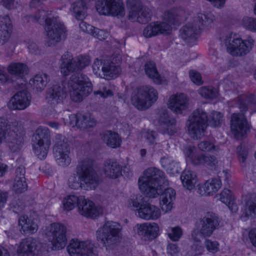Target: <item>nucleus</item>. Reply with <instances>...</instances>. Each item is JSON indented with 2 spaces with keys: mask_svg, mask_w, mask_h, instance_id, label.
Masks as SVG:
<instances>
[{
  "mask_svg": "<svg viewBox=\"0 0 256 256\" xmlns=\"http://www.w3.org/2000/svg\"><path fill=\"white\" fill-rule=\"evenodd\" d=\"M169 26L165 22H152L148 24L143 30V35L146 38L156 36L158 34H168Z\"/></svg>",
  "mask_w": 256,
  "mask_h": 256,
  "instance_id": "obj_26",
  "label": "nucleus"
},
{
  "mask_svg": "<svg viewBox=\"0 0 256 256\" xmlns=\"http://www.w3.org/2000/svg\"><path fill=\"white\" fill-rule=\"evenodd\" d=\"M30 94L26 90L17 92L11 98L8 106L11 110H23L26 108L30 103Z\"/></svg>",
  "mask_w": 256,
  "mask_h": 256,
  "instance_id": "obj_20",
  "label": "nucleus"
},
{
  "mask_svg": "<svg viewBox=\"0 0 256 256\" xmlns=\"http://www.w3.org/2000/svg\"><path fill=\"white\" fill-rule=\"evenodd\" d=\"M18 224L21 226L20 231L26 234H33L38 229V224L26 216H22L19 218Z\"/></svg>",
  "mask_w": 256,
  "mask_h": 256,
  "instance_id": "obj_33",
  "label": "nucleus"
},
{
  "mask_svg": "<svg viewBox=\"0 0 256 256\" xmlns=\"http://www.w3.org/2000/svg\"><path fill=\"white\" fill-rule=\"evenodd\" d=\"M54 154L57 164L62 167L68 166L71 162L70 148L67 140L62 135L56 136Z\"/></svg>",
  "mask_w": 256,
  "mask_h": 256,
  "instance_id": "obj_16",
  "label": "nucleus"
},
{
  "mask_svg": "<svg viewBox=\"0 0 256 256\" xmlns=\"http://www.w3.org/2000/svg\"><path fill=\"white\" fill-rule=\"evenodd\" d=\"M204 251V248L198 244H194L190 247L188 251V254L190 256H196L202 254Z\"/></svg>",
  "mask_w": 256,
  "mask_h": 256,
  "instance_id": "obj_63",
  "label": "nucleus"
},
{
  "mask_svg": "<svg viewBox=\"0 0 256 256\" xmlns=\"http://www.w3.org/2000/svg\"><path fill=\"white\" fill-rule=\"evenodd\" d=\"M98 60L96 58L92 65L94 72L100 77H102L104 72V60Z\"/></svg>",
  "mask_w": 256,
  "mask_h": 256,
  "instance_id": "obj_54",
  "label": "nucleus"
},
{
  "mask_svg": "<svg viewBox=\"0 0 256 256\" xmlns=\"http://www.w3.org/2000/svg\"><path fill=\"white\" fill-rule=\"evenodd\" d=\"M256 104V100L252 94L238 97L237 105L240 112L233 114L230 120L231 130L236 138L242 139L250 131V126L244 114Z\"/></svg>",
  "mask_w": 256,
  "mask_h": 256,
  "instance_id": "obj_1",
  "label": "nucleus"
},
{
  "mask_svg": "<svg viewBox=\"0 0 256 256\" xmlns=\"http://www.w3.org/2000/svg\"><path fill=\"white\" fill-rule=\"evenodd\" d=\"M66 93L62 85L54 84L49 88L46 94V100L50 104H56L66 97Z\"/></svg>",
  "mask_w": 256,
  "mask_h": 256,
  "instance_id": "obj_24",
  "label": "nucleus"
},
{
  "mask_svg": "<svg viewBox=\"0 0 256 256\" xmlns=\"http://www.w3.org/2000/svg\"><path fill=\"white\" fill-rule=\"evenodd\" d=\"M198 94L206 98L213 99L217 96L218 92L216 88L202 86L199 89Z\"/></svg>",
  "mask_w": 256,
  "mask_h": 256,
  "instance_id": "obj_49",
  "label": "nucleus"
},
{
  "mask_svg": "<svg viewBox=\"0 0 256 256\" xmlns=\"http://www.w3.org/2000/svg\"><path fill=\"white\" fill-rule=\"evenodd\" d=\"M66 230V226L60 223L50 224L46 234L52 242L53 248L56 250L64 248L67 242Z\"/></svg>",
  "mask_w": 256,
  "mask_h": 256,
  "instance_id": "obj_15",
  "label": "nucleus"
},
{
  "mask_svg": "<svg viewBox=\"0 0 256 256\" xmlns=\"http://www.w3.org/2000/svg\"><path fill=\"white\" fill-rule=\"evenodd\" d=\"M214 19V16L211 14H198L192 22L186 24L180 28V38L188 44H190L198 38L202 27L209 26Z\"/></svg>",
  "mask_w": 256,
  "mask_h": 256,
  "instance_id": "obj_5",
  "label": "nucleus"
},
{
  "mask_svg": "<svg viewBox=\"0 0 256 256\" xmlns=\"http://www.w3.org/2000/svg\"><path fill=\"white\" fill-rule=\"evenodd\" d=\"M161 186L160 190L158 188V192L160 195V203L162 210L165 212L170 211L172 208V202L175 200L176 192L172 188H164Z\"/></svg>",
  "mask_w": 256,
  "mask_h": 256,
  "instance_id": "obj_23",
  "label": "nucleus"
},
{
  "mask_svg": "<svg viewBox=\"0 0 256 256\" xmlns=\"http://www.w3.org/2000/svg\"><path fill=\"white\" fill-rule=\"evenodd\" d=\"M158 136V134L155 131L148 130L144 134V138L149 144H156V140Z\"/></svg>",
  "mask_w": 256,
  "mask_h": 256,
  "instance_id": "obj_60",
  "label": "nucleus"
},
{
  "mask_svg": "<svg viewBox=\"0 0 256 256\" xmlns=\"http://www.w3.org/2000/svg\"><path fill=\"white\" fill-rule=\"evenodd\" d=\"M146 202V201L142 196L136 194L131 196L128 202V204L130 207L136 208L138 212V208H140L143 205H144Z\"/></svg>",
  "mask_w": 256,
  "mask_h": 256,
  "instance_id": "obj_47",
  "label": "nucleus"
},
{
  "mask_svg": "<svg viewBox=\"0 0 256 256\" xmlns=\"http://www.w3.org/2000/svg\"><path fill=\"white\" fill-rule=\"evenodd\" d=\"M84 200V196H77L74 195L68 196L63 200V204L65 210H70L76 205L78 207L79 202Z\"/></svg>",
  "mask_w": 256,
  "mask_h": 256,
  "instance_id": "obj_46",
  "label": "nucleus"
},
{
  "mask_svg": "<svg viewBox=\"0 0 256 256\" xmlns=\"http://www.w3.org/2000/svg\"><path fill=\"white\" fill-rule=\"evenodd\" d=\"M70 10L74 13V16L78 20H82L86 16V7L85 2L83 0L72 3Z\"/></svg>",
  "mask_w": 256,
  "mask_h": 256,
  "instance_id": "obj_40",
  "label": "nucleus"
},
{
  "mask_svg": "<svg viewBox=\"0 0 256 256\" xmlns=\"http://www.w3.org/2000/svg\"><path fill=\"white\" fill-rule=\"evenodd\" d=\"M13 187L16 193L20 194L26 190L28 184L26 180L22 178L20 180L14 179Z\"/></svg>",
  "mask_w": 256,
  "mask_h": 256,
  "instance_id": "obj_53",
  "label": "nucleus"
},
{
  "mask_svg": "<svg viewBox=\"0 0 256 256\" xmlns=\"http://www.w3.org/2000/svg\"><path fill=\"white\" fill-rule=\"evenodd\" d=\"M91 34L100 40H105L108 36V32L96 28Z\"/></svg>",
  "mask_w": 256,
  "mask_h": 256,
  "instance_id": "obj_64",
  "label": "nucleus"
},
{
  "mask_svg": "<svg viewBox=\"0 0 256 256\" xmlns=\"http://www.w3.org/2000/svg\"><path fill=\"white\" fill-rule=\"evenodd\" d=\"M209 122L212 126H220L223 122V115L220 112L214 111L210 116Z\"/></svg>",
  "mask_w": 256,
  "mask_h": 256,
  "instance_id": "obj_50",
  "label": "nucleus"
},
{
  "mask_svg": "<svg viewBox=\"0 0 256 256\" xmlns=\"http://www.w3.org/2000/svg\"><path fill=\"white\" fill-rule=\"evenodd\" d=\"M254 40L251 36H248L243 40L240 38H230L227 46L228 52L233 56H242L246 55L252 49Z\"/></svg>",
  "mask_w": 256,
  "mask_h": 256,
  "instance_id": "obj_14",
  "label": "nucleus"
},
{
  "mask_svg": "<svg viewBox=\"0 0 256 256\" xmlns=\"http://www.w3.org/2000/svg\"><path fill=\"white\" fill-rule=\"evenodd\" d=\"M158 122L160 124L162 132L164 134L172 136L178 130L176 126V121L175 118H170L165 109L160 110L158 112Z\"/></svg>",
  "mask_w": 256,
  "mask_h": 256,
  "instance_id": "obj_19",
  "label": "nucleus"
},
{
  "mask_svg": "<svg viewBox=\"0 0 256 256\" xmlns=\"http://www.w3.org/2000/svg\"><path fill=\"white\" fill-rule=\"evenodd\" d=\"M240 218L246 221L248 219L256 218V194H252L246 202L242 209Z\"/></svg>",
  "mask_w": 256,
  "mask_h": 256,
  "instance_id": "obj_29",
  "label": "nucleus"
},
{
  "mask_svg": "<svg viewBox=\"0 0 256 256\" xmlns=\"http://www.w3.org/2000/svg\"><path fill=\"white\" fill-rule=\"evenodd\" d=\"M168 238L172 241H178L182 235V230L180 226L169 228L168 230Z\"/></svg>",
  "mask_w": 256,
  "mask_h": 256,
  "instance_id": "obj_51",
  "label": "nucleus"
},
{
  "mask_svg": "<svg viewBox=\"0 0 256 256\" xmlns=\"http://www.w3.org/2000/svg\"><path fill=\"white\" fill-rule=\"evenodd\" d=\"M220 200L225 204L232 212H236L238 208L230 190L224 188L220 194Z\"/></svg>",
  "mask_w": 256,
  "mask_h": 256,
  "instance_id": "obj_39",
  "label": "nucleus"
},
{
  "mask_svg": "<svg viewBox=\"0 0 256 256\" xmlns=\"http://www.w3.org/2000/svg\"><path fill=\"white\" fill-rule=\"evenodd\" d=\"M76 172L82 182V189L94 190L98 186L99 176L89 160L80 162L76 168Z\"/></svg>",
  "mask_w": 256,
  "mask_h": 256,
  "instance_id": "obj_10",
  "label": "nucleus"
},
{
  "mask_svg": "<svg viewBox=\"0 0 256 256\" xmlns=\"http://www.w3.org/2000/svg\"><path fill=\"white\" fill-rule=\"evenodd\" d=\"M34 142L50 144V134L48 128L42 126L38 128L36 130Z\"/></svg>",
  "mask_w": 256,
  "mask_h": 256,
  "instance_id": "obj_41",
  "label": "nucleus"
},
{
  "mask_svg": "<svg viewBox=\"0 0 256 256\" xmlns=\"http://www.w3.org/2000/svg\"><path fill=\"white\" fill-rule=\"evenodd\" d=\"M220 218L212 212H208L196 224L197 228L192 232V237L196 242H200V236L209 237L220 227Z\"/></svg>",
  "mask_w": 256,
  "mask_h": 256,
  "instance_id": "obj_8",
  "label": "nucleus"
},
{
  "mask_svg": "<svg viewBox=\"0 0 256 256\" xmlns=\"http://www.w3.org/2000/svg\"><path fill=\"white\" fill-rule=\"evenodd\" d=\"M96 125V122L90 117L83 115L82 114L79 116V121L78 127L80 129L85 130L92 128Z\"/></svg>",
  "mask_w": 256,
  "mask_h": 256,
  "instance_id": "obj_48",
  "label": "nucleus"
},
{
  "mask_svg": "<svg viewBox=\"0 0 256 256\" xmlns=\"http://www.w3.org/2000/svg\"><path fill=\"white\" fill-rule=\"evenodd\" d=\"M196 148L194 146H188L185 148V154L190 161L194 164V160L199 156L196 154Z\"/></svg>",
  "mask_w": 256,
  "mask_h": 256,
  "instance_id": "obj_58",
  "label": "nucleus"
},
{
  "mask_svg": "<svg viewBox=\"0 0 256 256\" xmlns=\"http://www.w3.org/2000/svg\"><path fill=\"white\" fill-rule=\"evenodd\" d=\"M180 179L184 186L189 190L193 189L197 182L196 174L190 170H184L181 174Z\"/></svg>",
  "mask_w": 256,
  "mask_h": 256,
  "instance_id": "obj_36",
  "label": "nucleus"
},
{
  "mask_svg": "<svg viewBox=\"0 0 256 256\" xmlns=\"http://www.w3.org/2000/svg\"><path fill=\"white\" fill-rule=\"evenodd\" d=\"M104 78L106 80H110L116 77L120 72V68L118 64L114 62L111 59H106L104 60Z\"/></svg>",
  "mask_w": 256,
  "mask_h": 256,
  "instance_id": "obj_34",
  "label": "nucleus"
},
{
  "mask_svg": "<svg viewBox=\"0 0 256 256\" xmlns=\"http://www.w3.org/2000/svg\"><path fill=\"white\" fill-rule=\"evenodd\" d=\"M25 134L22 122L15 120L9 124L6 120L0 118V144L6 140L12 152L20 150Z\"/></svg>",
  "mask_w": 256,
  "mask_h": 256,
  "instance_id": "obj_2",
  "label": "nucleus"
},
{
  "mask_svg": "<svg viewBox=\"0 0 256 256\" xmlns=\"http://www.w3.org/2000/svg\"><path fill=\"white\" fill-rule=\"evenodd\" d=\"M145 72L146 74L154 82L160 84L162 82V79L160 75L158 72L155 64L152 62H148L145 64Z\"/></svg>",
  "mask_w": 256,
  "mask_h": 256,
  "instance_id": "obj_42",
  "label": "nucleus"
},
{
  "mask_svg": "<svg viewBox=\"0 0 256 256\" xmlns=\"http://www.w3.org/2000/svg\"><path fill=\"white\" fill-rule=\"evenodd\" d=\"M188 105L187 96L184 94L171 96L169 100L168 108L176 114H181Z\"/></svg>",
  "mask_w": 256,
  "mask_h": 256,
  "instance_id": "obj_25",
  "label": "nucleus"
},
{
  "mask_svg": "<svg viewBox=\"0 0 256 256\" xmlns=\"http://www.w3.org/2000/svg\"><path fill=\"white\" fill-rule=\"evenodd\" d=\"M134 230L142 238L146 240L154 239L158 236L159 227L155 222H145L137 224L134 228Z\"/></svg>",
  "mask_w": 256,
  "mask_h": 256,
  "instance_id": "obj_21",
  "label": "nucleus"
},
{
  "mask_svg": "<svg viewBox=\"0 0 256 256\" xmlns=\"http://www.w3.org/2000/svg\"><path fill=\"white\" fill-rule=\"evenodd\" d=\"M96 9L101 15L111 14L122 17L125 14L124 4L119 0H98Z\"/></svg>",
  "mask_w": 256,
  "mask_h": 256,
  "instance_id": "obj_17",
  "label": "nucleus"
},
{
  "mask_svg": "<svg viewBox=\"0 0 256 256\" xmlns=\"http://www.w3.org/2000/svg\"><path fill=\"white\" fill-rule=\"evenodd\" d=\"M158 98V92L153 87L144 86L137 88L132 93L131 102L138 110H145L150 107Z\"/></svg>",
  "mask_w": 256,
  "mask_h": 256,
  "instance_id": "obj_9",
  "label": "nucleus"
},
{
  "mask_svg": "<svg viewBox=\"0 0 256 256\" xmlns=\"http://www.w3.org/2000/svg\"><path fill=\"white\" fill-rule=\"evenodd\" d=\"M205 246L206 250L212 253H216L218 250V244L216 241H212L211 240H206Z\"/></svg>",
  "mask_w": 256,
  "mask_h": 256,
  "instance_id": "obj_61",
  "label": "nucleus"
},
{
  "mask_svg": "<svg viewBox=\"0 0 256 256\" xmlns=\"http://www.w3.org/2000/svg\"><path fill=\"white\" fill-rule=\"evenodd\" d=\"M194 162L195 166L202 165L211 169L215 168L218 164V160L215 156L204 154H199Z\"/></svg>",
  "mask_w": 256,
  "mask_h": 256,
  "instance_id": "obj_35",
  "label": "nucleus"
},
{
  "mask_svg": "<svg viewBox=\"0 0 256 256\" xmlns=\"http://www.w3.org/2000/svg\"><path fill=\"white\" fill-rule=\"evenodd\" d=\"M198 148L202 151L212 152V150L218 151V148L210 141H203L198 144Z\"/></svg>",
  "mask_w": 256,
  "mask_h": 256,
  "instance_id": "obj_55",
  "label": "nucleus"
},
{
  "mask_svg": "<svg viewBox=\"0 0 256 256\" xmlns=\"http://www.w3.org/2000/svg\"><path fill=\"white\" fill-rule=\"evenodd\" d=\"M70 256H96L94 245L90 241L72 240L67 247Z\"/></svg>",
  "mask_w": 256,
  "mask_h": 256,
  "instance_id": "obj_18",
  "label": "nucleus"
},
{
  "mask_svg": "<svg viewBox=\"0 0 256 256\" xmlns=\"http://www.w3.org/2000/svg\"><path fill=\"white\" fill-rule=\"evenodd\" d=\"M189 76L191 80L196 84L200 86L203 84L201 74L198 71L194 70H190Z\"/></svg>",
  "mask_w": 256,
  "mask_h": 256,
  "instance_id": "obj_57",
  "label": "nucleus"
},
{
  "mask_svg": "<svg viewBox=\"0 0 256 256\" xmlns=\"http://www.w3.org/2000/svg\"><path fill=\"white\" fill-rule=\"evenodd\" d=\"M127 6L129 10L128 19L132 22L144 24L150 20V10L143 6L140 0H128Z\"/></svg>",
  "mask_w": 256,
  "mask_h": 256,
  "instance_id": "obj_13",
  "label": "nucleus"
},
{
  "mask_svg": "<svg viewBox=\"0 0 256 256\" xmlns=\"http://www.w3.org/2000/svg\"><path fill=\"white\" fill-rule=\"evenodd\" d=\"M244 26L251 30H256V18H245L243 19Z\"/></svg>",
  "mask_w": 256,
  "mask_h": 256,
  "instance_id": "obj_59",
  "label": "nucleus"
},
{
  "mask_svg": "<svg viewBox=\"0 0 256 256\" xmlns=\"http://www.w3.org/2000/svg\"><path fill=\"white\" fill-rule=\"evenodd\" d=\"M79 212L82 216L86 217L94 218L102 213L101 207L96 206L91 200L86 199L79 202L78 206Z\"/></svg>",
  "mask_w": 256,
  "mask_h": 256,
  "instance_id": "obj_22",
  "label": "nucleus"
},
{
  "mask_svg": "<svg viewBox=\"0 0 256 256\" xmlns=\"http://www.w3.org/2000/svg\"><path fill=\"white\" fill-rule=\"evenodd\" d=\"M68 185L72 189L76 190L80 188H82V182L76 174H73L70 176L68 180Z\"/></svg>",
  "mask_w": 256,
  "mask_h": 256,
  "instance_id": "obj_56",
  "label": "nucleus"
},
{
  "mask_svg": "<svg viewBox=\"0 0 256 256\" xmlns=\"http://www.w3.org/2000/svg\"><path fill=\"white\" fill-rule=\"evenodd\" d=\"M160 162L163 168L167 171L170 172H174L177 171L176 166L177 164L174 161L168 158L164 157L161 158Z\"/></svg>",
  "mask_w": 256,
  "mask_h": 256,
  "instance_id": "obj_52",
  "label": "nucleus"
},
{
  "mask_svg": "<svg viewBox=\"0 0 256 256\" xmlns=\"http://www.w3.org/2000/svg\"><path fill=\"white\" fill-rule=\"evenodd\" d=\"M50 145L42 142H34L33 149L38 158L42 160L46 156Z\"/></svg>",
  "mask_w": 256,
  "mask_h": 256,
  "instance_id": "obj_45",
  "label": "nucleus"
},
{
  "mask_svg": "<svg viewBox=\"0 0 256 256\" xmlns=\"http://www.w3.org/2000/svg\"><path fill=\"white\" fill-rule=\"evenodd\" d=\"M8 73L15 77L22 78L27 74L28 68L27 66L21 62H12L7 68Z\"/></svg>",
  "mask_w": 256,
  "mask_h": 256,
  "instance_id": "obj_37",
  "label": "nucleus"
},
{
  "mask_svg": "<svg viewBox=\"0 0 256 256\" xmlns=\"http://www.w3.org/2000/svg\"><path fill=\"white\" fill-rule=\"evenodd\" d=\"M12 24L8 16H0V45H3L9 40L10 36Z\"/></svg>",
  "mask_w": 256,
  "mask_h": 256,
  "instance_id": "obj_30",
  "label": "nucleus"
},
{
  "mask_svg": "<svg viewBox=\"0 0 256 256\" xmlns=\"http://www.w3.org/2000/svg\"><path fill=\"white\" fill-rule=\"evenodd\" d=\"M180 248L176 244L170 243L167 246V254L170 256H178Z\"/></svg>",
  "mask_w": 256,
  "mask_h": 256,
  "instance_id": "obj_62",
  "label": "nucleus"
},
{
  "mask_svg": "<svg viewBox=\"0 0 256 256\" xmlns=\"http://www.w3.org/2000/svg\"><path fill=\"white\" fill-rule=\"evenodd\" d=\"M36 248V242L32 238L22 239L17 250L18 256H34Z\"/></svg>",
  "mask_w": 256,
  "mask_h": 256,
  "instance_id": "obj_27",
  "label": "nucleus"
},
{
  "mask_svg": "<svg viewBox=\"0 0 256 256\" xmlns=\"http://www.w3.org/2000/svg\"><path fill=\"white\" fill-rule=\"evenodd\" d=\"M71 100L76 102L82 100L92 90V84L85 74L76 72L72 74L68 82Z\"/></svg>",
  "mask_w": 256,
  "mask_h": 256,
  "instance_id": "obj_6",
  "label": "nucleus"
},
{
  "mask_svg": "<svg viewBox=\"0 0 256 256\" xmlns=\"http://www.w3.org/2000/svg\"><path fill=\"white\" fill-rule=\"evenodd\" d=\"M160 216V211L156 206L146 202L144 205L138 208V216L146 220L158 219Z\"/></svg>",
  "mask_w": 256,
  "mask_h": 256,
  "instance_id": "obj_28",
  "label": "nucleus"
},
{
  "mask_svg": "<svg viewBox=\"0 0 256 256\" xmlns=\"http://www.w3.org/2000/svg\"><path fill=\"white\" fill-rule=\"evenodd\" d=\"M208 120L207 113L202 108H198L193 111L188 120V132L193 138H200L204 136Z\"/></svg>",
  "mask_w": 256,
  "mask_h": 256,
  "instance_id": "obj_11",
  "label": "nucleus"
},
{
  "mask_svg": "<svg viewBox=\"0 0 256 256\" xmlns=\"http://www.w3.org/2000/svg\"><path fill=\"white\" fill-rule=\"evenodd\" d=\"M104 170L106 176L110 178H116L122 175V166L111 160L105 162Z\"/></svg>",
  "mask_w": 256,
  "mask_h": 256,
  "instance_id": "obj_32",
  "label": "nucleus"
},
{
  "mask_svg": "<svg viewBox=\"0 0 256 256\" xmlns=\"http://www.w3.org/2000/svg\"><path fill=\"white\" fill-rule=\"evenodd\" d=\"M182 12L176 10H170L166 12L163 14L164 22L169 26V31L172 25L180 24L182 20L180 13Z\"/></svg>",
  "mask_w": 256,
  "mask_h": 256,
  "instance_id": "obj_38",
  "label": "nucleus"
},
{
  "mask_svg": "<svg viewBox=\"0 0 256 256\" xmlns=\"http://www.w3.org/2000/svg\"><path fill=\"white\" fill-rule=\"evenodd\" d=\"M121 229L118 222L108 221L96 231L97 240L106 250H112L119 241Z\"/></svg>",
  "mask_w": 256,
  "mask_h": 256,
  "instance_id": "obj_7",
  "label": "nucleus"
},
{
  "mask_svg": "<svg viewBox=\"0 0 256 256\" xmlns=\"http://www.w3.org/2000/svg\"><path fill=\"white\" fill-rule=\"evenodd\" d=\"M168 182L164 173L156 168H150L144 172V176L138 179L139 188L146 197L154 198L160 194L161 186H166Z\"/></svg>",
  "mask_w": 256,
  "mask_h": 256,
  "instance_id": "obj_3",
  "label": "nucleus"
},
{
  "mask_svg": "<svg viewBox=\"0 0 256 256\" xmlns=\"http://www.w3.org/2000/svg\"><path fill=\"white\" fill-rule=\"evenodd\" d=\"M102 139L106 145L116 148L120 146L122 140L118 134L112 130H106L102 134Z\"/></svg>",
  "mask_w": 256,
  "mask_h": 256,
  "instance_id": "obj_31",
  "label": "nucleus"
},
{
  "mask_svg": "<svg viewBox=\"0 0 256 256\" xmlns=\"http://www.w3.org/2000/svg\"><path fill=\"white\" fill-rule=\"evenodd\" d=\"M49 80L48 75L44 73H40L34 76L32 80V83L34 88L37 90L41 91L44 88Z\"/></svg>",
  "mask_w": 256,
  "mask_h": 256,
  "instance_id": "obj_44",
  "label": "nucleus"
},
{
  "mask_svg": "<svg viewBox=\"0 0 256 256\" xmlns=\"http://www.w3.org/2000/svg\"><path fill=\"white\" fill-rule=\"evenodd\" d=\"M24 18L28 22H36L41 19L44 20L47 36L50 40L54 42H59L66 38L64 25L60 22L58 17L51 16V12L39 10L34 16H26Z\"/></svg>",
  "mask_w": 256,
  "mask_h": 256,
  "instance_id": "obj_4",
  "label": "nucleus"
},
{
  "mask_svg": "<svg viewBox=\"0 0 256 256\" xmlns=\"http://www.w3.org/2000/svg\"><path fill=\"white\" fill-rule=\"evenodd\" d=\"M222 186V182L218 178H214L207 180L204 186V190L206 194L208 195H212L218 191Z\"/></svg>",
  "mask_w": 256,
  "mask_h": 256,
  "instance_id": "obj_43",
  "label": "nucleus"
},
{
  "mask_svg": "<svg viewBox=\"0 0 256 256\" xmlns=\"http://www.w3.org/2000/svg\"><path fill=\"white\" fill-rule=\"evenodd\" d=\"M60 61V72L64 76H68L70 72L81 70L90 64L88 56H78L74 58L68 52L62 56Z\"/></svg>",
  "mask_w": 256,
  "mask_h": 256,
  "instance_id": "obj_12",
  "label": "nucleus"
}]
</instances>
